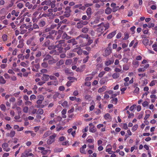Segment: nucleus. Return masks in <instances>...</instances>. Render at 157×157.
<instances>
[{"label":"nucleus","mask_w":157,"mask_h":157,"mask_svg":"<svg viewBox=\"0 0 157 157\" xmlns=\"http://www.w3.org/2000/svg\"><path fill=\"white\" fill-rule=\"evenodd\" d=\"M143 43L145 45H147L148 44L149 40L147 39H144L143 40Z\"/></svg>","instance_id":"39"},{"label":"nucleus","mask_w":157,"mask_h":157,"mask_svg":"<svg viewBox=\"0 0 157 157\" xmlns=\"http://www.w3.org/2000/svg\"><path fill=\"white\" fill-rule=\"evenodd\" d=\"M83 26L82 23H81L80 21L79 22H78L76 25V27L78 29H79L82 28Z\"/></svg>","instance_id":"26"},{"label":"nucleus","mask_w":157,"mask_h":157,"mask_svg":"<svg viewBox=\"0 0 157 157\" xmlns=\"http://www.w3.org/2000/svg\"><path fill=\"white\" fill-rule=\"evenodd\" d=\"M89 30V29L88 28L86 27H84L81 30V32L82 33H86L88 32Z\"/></svg>","instance_id":"24"},{"label":"nucleus","mask_w":157,"mask_h":157,"mask_svg":"<svg viewBox=\"0 0 157 157\" xmlns=\"http://www.w3.org/2000/svg\"><path fill=\"white\" fill-rule=\"evenodd\" d=\"M110 6L112 8V11L113 12H115L120 9L119 6H117L116 4L113 2L112 3Z\"/></svg>","instance_id":"2"},{"label":"nucleus","mask_w":157,"mask_h":157,"mask_svg":"<svg viewBox=\"0 0 157 157\" xmlns=\"http://www.w3.org/2000/svg\"><path fill=\"white\" fill-rule=\"evenodd\" d=\"M51 59L52 56L48 54L45 56V58L43 59V61H44L45 60H47L48 59L49 60Z\"/></svg>","instance_id":"34"},{"label":"nucleus","mask_w":157,"mask_h":157,"mask_svg":"<svg viewBox=\"0 0 157 157\" xmlns=\"http://www.w3.org/2000/svg\"><path fill=\"white\" fill-rule=\"evenodd\" d=\"M91 13V9L89 7L86 10V13L88 16H90Z\"/></svg>","instance_id":"41"},{"label":"nucleus","mask_w":157,"mask_h":157,"mask_svg":"<svg viewBox=\"0 0 157 157\" xmlns=\"http://www.w3.org/2000/svg\"><path fill=\"white\" fill-rule=\"evenodd\" d=\"M57 98L60 99V94L58 92L55 93L53 96V98L54 99H56Z\"/></svg>","instance_id":"23"},{"label":"nucleus","mask_w":157,"mask_h":157,"mask_svg":"<svg viewBox=\"0 0 157 157\" xmlns=\"http://www.w3.org/2000/svg\"><path fill=\"white\" fill-rule=\"evenodd\" d=\"M54 141L53 140H51L50 138L48 139L47 141V143L48 144H50L52 143H53Z\"/></svg>","instance_id":"63"},{"label":"nucleus","mask_w":157,"mask_h":157,"mask_svg":"<svg viewBox=\"0 0 157 157\" xmlns=\"http://www.w3.org/2000/svg\"><path fill=\"white\" fill-rule=\"evenodd\" d=\"M111 53V49L109 48H107L103 54V56L105 57H107L109 56Z\"/></svg>","instance_id":"3"},{"label":"nucleus","mask_w":157,"mask_h":157,"mask_svg":"<svg viewBox=\"0 0 157 157\" xmlns=\"http://www.w3.org/2000/svg\"><path fill=\"white\" fill-rule=\"evenodd\" d=\"M105 71H102L98 75V77L100 78L102 77L103 75L105 74Z\"/></svg>","instance_id":"61"},{"label":"nucleus","mask_w":157,"mask_h":157,"mask_svg":"<svg viewBox=\"0 0 157 157\" xmlns=\"http://www.w3.org/2000/svg\"><path fill=\"white\" fill-rule=\"evenodd\" d=\"M62 46V44H61L60 43H59L57 45L55 46H56V48H58V49L57 50L59 52V53L60 52V51H62L63 49V48L61 47Z\"/></svg>","instance_id":"18"},{"label":"nucleus","mask_w":157,"mask_h":157,"mask_svg":"<svg viewBox=\"0 0 157 157\" xmlns=\"http://www.w3.org/2000/svg\"><path fill=\"white\" fill-rule=\"evenodd\" d=\"M112 101L113 103L116 104L117 102L118 99L117 98H115L113 99Z\"/></svg>","instance_id":"60"},{"label":"nucleus","mask_w":157,"mask_h":157,"mask_svg":"<svg viewBox=\"0 0 157 157\" xmlns=\"http://www.w3.org/2000/svg\"><path fill=\"white\" fill-rule=\"evenodd\" d=\"M44 113L43 110L42 109H39L37 111L36 114H42Z\"/></svg>","instance_id":"42"},{"label":"nucleus","mask_w":157,"mask_h":157,"mask_svg":"<svg viewBox=\"0 0 157 157\" xmlns=\"http://www.w3.org/2000/svg\"><path fill=\"white\" fill-rule=\"evenodd\" d=\"M57 60L53 58L50 59L48 61V63L49 64H52L56 63Z\"/></svg>","instance_id":"21"},{"label":"nucleus","mask_w":157,"mask_h":157,"mask_svg":"<svg viewBox=\"0 0 157 157\" xmlns=\"http://www.w3.org/2000/svg\"><path fill=\"white\" fill-rule=\"evenodd\" d=\"M104 118L106 120L109 119L110 118V114L108 113L105 114L104 116Z\"/></svg>","instance_id":"45"},{"label":"nucleus","mask_w":157,"mask_h":157,"mask_svg":"<svg viewBox=\"0 0 157 157\" xmlns=\"http://www.w3.org/2000/svg\"><path fill=\"white\" fill-rule=\"evenodd\" d=\"M89 131L90 132H95L96 131V129L94 126L90 128L89 129Z\"/></svg>","instance_id":"47"},{"label":"nucleus","mask_w":157,"mask_h":157,"mask_svg":"<svg viewBox=\"0 0 157 157\" xmlns=\"http://www.w3.org/2000/svg\"><path fill=\"white\" fill-rule=\"evenodd\" d=\"M157 83V81L155 80H153L152 81H151L149 85L151 86H153L154 85H155V84Z\"/></svg>","instance_id":"44"},{"label":"nucleus","mask_w":157,"mask_h":157,"mask_svg":"<svg viewBox=\"0 0 157 157\" xmlns=\"http://www.w3.org/2000/svg\"><path fill=\"white\" fill-rule=\"evenodd\" d=\"M116 33L115 31H114L109 34L107 36V38L111 39L114 36Z\"/></svg>","instance_id":"15"},{"label":"nucleus","mask_w":157,"mask_h":157,"mask_svg":"<svg viewBox=\"0 0 157 157\" xmlns=\"http://www.w3.org/2000/svg\"><path fill=\"white\" fill-rule=\"evenodd\" d=\"M100 26L97 29V32L99 33H103L105 30L104 26H102L101 24L99 25Z\"/></svg>","instance_id":"8"},{"label":"nucleus","mask_w":157,"mask_h":157,"mask_svg":"<svg viewBox=\"0 0 157 157\" xmlns=\"http://www.w3.org/2000/svg\"><path fill=\"white\" fill-rule=\"evenodd\" d=\"M101 25H102V26H104V29L105 30L107 29L109 27V24H104L103 23L101 24Z\"/></svg>","instance_id":"50"},{"label":"nucleus","mask_w":157,"mask_h":157,"mask_svg":"<svg viewBox=\"0 0 157 157\" xmlns=\"http://www.w3.org/2000/svg\"><path fill=\"white\" fill-rule=\"evenodd\" d=\"M56 2L55 1H53L52 2L51 1V3L50 5L51 6V8H54L56 6L55 3Z\"/></svg>","instance_id":"51"},{"label":"nucleus","mask_w":157,"mask_h":157,"mask_svg":"<svg viewBox=\"0 0 157 157\" xmlns=\"http://www.w3.org/2000/svg\"><path fill=\"white\" fill-rule=\"evenodd\" d=\"M17 57L18 59H21V60H23L24 59V56L21 54L18 55Z\"/></svg>","instance_id":"54"},{"label":"nucleus","mask_w":157,"mask_h":157,"mask_svg":"<svg viewBox=\"0 0 157 157\" xmlns=\"http://www.w3.org/2000/svg\"><path fill=\"white\" fill-rule=\"evenodd\" d=\"M19 44L17 45L18 48H21L23 46V40H20L19 41Z\"/></svg>","instance_id":"25"},{"label":"nucleus","mask_w":157,"mask_h":157,"mask_svg":"<svg viewBox=\"0 0 157 157\" xmlns=\"http://www.w3.org/2000/svg\"><path fill=\"white\" fill-rule=\"evenodd\" d=\"M56 136V135L55 133H53L52 135L50 136L49 138L55 141V138Z\"/></svg>","instance_id":"36"},{"label":"nucleus","mask_w":157,"mask_h":157,"mask_svg":"<svg viewBox=\"0 0 157 157\" xmlns=\"http://www.w3.org/2000/svg\"><path fill=\"white\" fill-rule=\"evenodd\" d=\"M30 98L31 100L35 99L36 98V96L34 94H32L30 96Z\"/></svg>","instance_id":"64"},{"label":"nucleus","mask_w":157,"mask_h":157,"mask_svg":"<svg viewBox=\"0 0 157 157\" xmlns=\"http://www.w3.org/2000/svg\"><path fill=\"white\" fill-rule=\"evenodd\" d=\"M86 141L89 143H93L94 141V139L91 136H89L86 139Z\"/></svg>","instance_id":"16"},{"label":"nucleus","mask_w":157,"mask_h":157,"mask_svg":"<svg viewBox=\"0 0 157 157\" xmlns=\"http://www.w3.org/2000/svg\"><path fill=\"white\" fill-rule=\"evenodd\" d=\"M112 11V9L108 7L105 10V12L106 14H110Z\"/></svg>","instance_id":"19"},{"label":"nucleus","mask_w":157,"mask_h":157,"mask_svg":"<svg viewBox=\"0 0 157 157\" xmlns=\"http://www.w3.org/2000/svg\"><path fill=\"white\" fill-rule=\"evenodd\" d=\"M85 98L86 100L90 101L91 99V97L90 95L87 94L85 95Z\"/></svg>","instance_id":"49"},{"label":"nucleus","mask_w":157,"mask_h":157,"mask_svg":"<svg viewBox=\"0 0 157 157\" xmlns=\"http://www.w3.org/2000/svg\"><path fill=\"white\" fill-rule=\"evenodd\" d=\"M44 43L43 44L44 46H47L50 43V41L48 39H46L45 40Z\"/></svg>","instance_id":"30"},{"label":"nucleus","mask_w":157,"mask_h":157,"mask_svg":"<svg viewBox=\"0 0 157 157\" xmlns=\"http://www.w3.org/2000/svg\"><path fill=\"white\" fill-rule=\"evenodd\" d=\"M86 40L87 41V42L83 43L82 44H80V46L82 47L86 46L89 45L93 42V40L91 39L90 37H89L88 35H86Z\"/></svg>","instance_id":"1"},{"label":"nucleus","mask_w":157,"mask_h":157,"mask_svg":"<svg viewBox=\"0 0 157 157\" xmlns=\"http://www.w3.org/2000/svg\"><path fill=\"white\" fill-rule=\"evenodd\" d=\"M7 35L6 34H4L2 36V38L4 41H6L7 39Z\"/></svg>","instance_id":"53"},{"label":"nucleus","mask_w":157,"mask_h":157,"mask_svg":"<svg viewBox=\"0 0 157 157\" xmlns=\"http://www.w3.org/2000/svg\"><path fill=\"white\" fill-rule=\"evenodd\" d=\"M49 79V75L46 74H43L41 77V79L45 82L46 81H48Z\"/></svg>","instance_id":"9"},{"label":"nucleus","mask_w":157,"mask_h":157,"mask_svg":"<svg viewBox=\"0 0 157 157\" xmlns=\"http://www.w3.org/2000/svg\"><path fill=\"white\" fill-rule=\"evenodd\" d=\"M37 98L38 99V100H39L41 101H43L44 99V96H43L42 95H40L37 96Z\"/></svg>","instance_id":"46"},{"label":"nucleus","mask_w":157,"mask_h":157,"mask_svg":"<svg viewBox=\"0 0 157 157\" xmlns=\"http://www.w3.org/2000/svg\"><path fill=\"white\" fill-rule=\"evenodd\" d=\"M72 63V60L71 59H67L65 63L67 65H71Z\"/></svg>","instance_id":"29"},{"label":"nucleus","mask_w":157,"mask_h":157,"mask_svg":"<svg viewBox=\"0 0 157 157\" xmlns=\"http://www.w3.org/2000/svg\"><path fill=\"white\" fill-rule=\"evenodd\" d=\"M49 53L51 54L56 55L58 54L59 52L57 49H54L50 51Z\"/></svg>","instance_id":"22"},{"label":"nucleus","mask_w":157,"mask_h":157,"mask_svg":"<svg viewBox=\"0 0 157 157\" xmlns=\"http://www.w3.org/2000/svg\"><path fill=\"white\" fill-rule=\"evenodd\" d=\"M64 61L63 60L61 59L57 63L56 65L57 66L61 65L64 63Z\"/></svg>","instance_id":"35"},{"label":"nucleus","mask_w":157,"mask_h":157,"mask_svg":"<svg viewBox=\"0 0 157 157\" xmlns=\"http://www.w3.org/2000/svg\"><path fill=\"white\" fill-rule=\"evenodd\" d=\"M6 81L2 76H0V83L4 84L6 83Z\"/></svg>","instance_id":"27"},{"label":"nucleus","mask_w":157,"mask_h":157,"mask_svg":"<svg viewBox=\"0 0 157 157\" xmlns=\"http://www.w3.org/2000/svg\"><path fill=\"white\" fill-rule=\"evenodd\" d=\"M138 125L137 124H136L134 125L132 128V130L133 131H136L138 127Z\"/></svg>","instance_id":"52"},{"label":"nucleus","mask_w":157,"mask_h":157,"mask_svg":"<svg viewBox=\"0 0 157 157\" xmlns=\"http://www.w3.org/2000/svg\"><path fill=\"white\" fill-rule=\"evenodd\" d=\"M139 88L138 87H136L134 91V93L136 94H138L139 91Z\"/></svg>","instance_id":"56"},{"label":"nucleus","mask_w":157,"mask_h":157,"mask_svg":"<svg viewBox=\"0 0 157 157\" xmlns=\"http://www.w3.org/2000/svg\"><path fill=\"white\" fill-rule=\"evenodd\" d=\"M56 48V46H55L54 45H51L49 46L48 47V49L49 50H52V49H55Z\"/></svg>","instance_id":"59"},{"label":"nucleus","mask_w":157,"mask_h":157,"mask_svg":"<svg viewBox=\"0 0 157 157\" xmlns=\"http://www.w3.org/2000/svg\"><path fill=\"white\" fill-rule=\"evenodd\" d=\"M106 86H103L102 87L100 88L98 90V92L99 93H101L104 91L106 89Z\"/></svg>","instance_id":"20"},{"label":"nucleus","mask_w":157,"mask_h":157,"mask_svg":"<svg viewBox=\"0 0 157 157\" xmlns=\"http://www.w3.org/2000/svg\"><path fill=\"white\" fill-rule=\"evenodd\" d=\"M45 22L44 21H41L39 23V25L40 26L43 27L45 25Z\"/></svg>","instance_id":"48"},{"label":"nucleus","mask_w":157,"mask_h":157,"mask_svg":"<svg viewBox=\"0 0 157 157\" xmlns=\"http://www.w3.org/2000/svg\"><path fill=\"white\" fill-rule=\"evenodd\" d=\"M82 35H80L76 38V40H79V42L81 44H82L83 43H85L84 42L85 40L84 39L81 38Z\"/></svg>","instance_id":"12"},{"label":"nucleus","mask_w":157,"mask_h":157,"mask_svg":"<svg viewBox=\"0 0 157 157\" xmlns=\"http://www.w3.org/2000/svg\"><path fill=\"white\" fill-rule=\"evenodd\" d=\"M51 134L50 131H48L46 132L43 136V138H45Z\"/></svg>","instance_id":"33"},{"label":"nucleus","mask_w":157,"mask_h":157,"mask_svg":"<svg viewBox=\"0 0 157 157\" xmlns=\"http://www.w3.org/2000/svg\"><path fill=\"white\" fill-rule=\"evenodd\" d=\"M29 151L25 152L22 154L21 157H29V156H34V155L32 153H29Z\"/></svg>","instance_id":"4"},{"label":"nucleus","mask_w":157,"mask_h":157,"mask_svg":"<svg viewBox=\"0 0 157 157\" xmlns=\"http://www.w3.org/2000/svg\"><path fill=\"white\" fill-rule=\"evenodd\" d=\"M113 60H108L105 61V63L106 66H108L109 65H110L111 64L113 63Z\"/></svg>","instance_id":"13"},{"label":"nucleus","mask_w":157,"mask_h":157,"mask_svg":"<svg viewBox=\"0 0 157 157\" xmlns=\"http://www.w3.org/2000/svg\"><path fill=\"white\" fill-rule=\"evenodd\" d=\"M8 145L7 143H4L2 145V147L4 150L6 151H8L10 150V148L8 147Z\"/></svg>","instance_id":"5"},{"label":"nucleus","mask_w":157,"mask_h":157,"mask_svg":"<svg viewBox=\"0 0 157 157\" xmlns=\"http://www.w3.org/2000/svg\"><path fill=\"white\" fill-rule=\"evenodd\" d=\"M120 74L117 73H115L113 74L112 77L114 79H116L119 77Z\"/></svg>","instance_id":"28"},{"label":"nucleus","mask_w":157,"mask_h":157,"mask_svg":"<svg viewBox=\"0 0 157 157\" xmlns=\"http://www.w3.org/2000/svg\"><path fill=\"white\" fill-rule=\"evenodd\" d=\"M65 128L63 127H58L57 126L56 128V131H59L61 130H63Z\"/></svg>","instance_id":"55"},{"label":"nucleus","mask_w":157,"mask_h":157,"mask_svg":"<svg viewBox=\"0 0 157 157\" xmlns=\"http://www.w3.org/2000/svg\"><path fill=\"white\" fill-rule=\"evenodd\" d=\"M74 8H79V9L82 10H85L86 9L85 7L84 6H82V4L76 5L74 6Z\"/></svg>","instance_id":"7"},{"label":"nucleus","mask_w":157,"mask_h":157,"mask_svg":"<svg viewBox=\"0 0 157 157\" xmlns=\"http://www.w3.org/2000/svg\"><path fill=\"white\" fill-rule=\"evenodd\" d=\"M107 79L105 78H101L100 81L99 82L101 84H104L107 82Z\"/></svg>","instance_id":"14"},{"label":"nucleus","mask_w":157,"mask_h":157,"mask_svg":"<svg viewBox=\"0 0 157 157\" xmlns=\"http://www.w3.org/2000/svg\"><path fill=\"white\" fill-rule=\"evenodd\" d=\"M46 37L45 34H43L41 36L39 39L40 41L41 42H42L44 40V38Z\"/></svg>","instance_id":"40"},{"label":"nucleus","mask_w":157,"mask_h":157,"mask_svg":"<svg viewBox=\"0 0 157 157\" xmlns=\"http://www.w3.org/2000/svg\"><path fill=\"white\" fill-rule=\"evenodd\" d=\"M58 84V82L57 80H54V81H52L48 82L47 84L48 86H50L52 85H54L55 86H56Z\"/></svg>","instance_id":"10"},{"label":"nucleus","mask_w":157,"mask_h":157,"mask_svg":"<svg viewBox=\"0 0 157 157\" xmlns=\"http://www.w3.org/2000/svg\"><path fill=\"white\" fill-rule=\"evenodd\" d=\"M19 12H16L14 10H13L11 12V14L12 15H14L16 17H17L19 15Z\"/></svg>","instance_id":"32"},{"label":"nucleus","mask_w":157,"mask_h":157,"mask_svg":"<svg viewBox=\"0 0 157 157\" xmlns=\"http://www.w3.org/2000/svg\"><path fill=\"white\" fill-rule=\"evenodd\" d=\"M15 132L14 131H11L10 133V137L11 138L13 137L15 135Z\"/></svg>","instance_id":"43"},{"label":"nucleus","mask_w":157,"mask_h":157,"mask_svg":"<svg viewBox=\"0 0 157 157\" xmlns=\"http://www.w3.org/2000/svg\"><path fill=\"white\" fill-rule=\"evenodd\" d=\"M152 48H153L154 50L157 52V42H155L154 44L152 45Z\"/></svg>","instance_id":"31"},{"label":"nucleus","mask_w":157,"mask_h":157,"mask_svg":"<svg viewBox=\"0 0 157 157\" xmlns=\"http://www.w3.org/2000/svg\"><path fill=\"white\" fill-rule=\"evenodd\" d=\"M86 147V144H84L82 146V147H80L79 149L80 152L82 154H86V152L85 150V149Z\"/></svg>","instance_id":"6"},{"label":"nucleus","mask_w":157,"mask_h":157,"mask_svg":"<svg viewBox=\"0 0 157 157\" xmlns=\"http://www.w3.org/2000/svg\"><path fill=\"white\" fill-rule=\"evenodd\" d=\"M62 148H56L54 149V151L55 152H58L61 151L63 150Z\"/></svg>","instance_id":"37"},{"label":"nucleus","mask_w":157,"mask_h":157,"mask_svg":"<svg viewBox=\"0 0 157 157\" xmlns=\"http://www.w3.org/2000/svg\"><path fill=\"white\" fill-rule=\"evenodd\" d=\"M62 38L63 39L68 40L71 38V37L68 36L66 33H64L63 34V36H62Z\"/></svg>","instance_id":"17"},{"label":"nucleus","mask_w":157,"mask_h":157,"mask_svg":"<svg viewBox=\"0 0 157 157\" xmlns=\"http://www.w3.org/2000/svg\"><path fill=\"white\" fill-rule=\"evenodd\" d=\"M28 107L27 106H25L23 108V110L25 113H27L28 112Z\"/></svg>","instance_id":"57"},{"label":"nucleus","mask_w":157,"mask_h":157,"mask_svg":"<svg viewBox=\"0 0 157 157\" xmlns=\"http://www.w3.org/2000/svg\"><path fill=\"white\" fill-rule=\"evenodd\" d=\"M67 102L66 101H65L61 104V105L63 107H65L67 105Z\"/></svg>","instance_id":"62"},{"label":"nucleus","mask_w":157,"mask_h":157,"mask_svg":"<svg viewBox=\"0 0 157 157\" xmlns=\"http://www.w3.org/2000/svg\"><path fill=\"white\" fill-rule=\"evenodd\" d=\"M51 3L50 0H45L41 3L42 6H44L46 5L47 6H50Z\"/></svg>","instance_id":"11"},{"label":"nucleus","mask_w":157,"mask_h":157,"mask_svg":"<svg viewBox=\"0 0 157 157\" xmlns=\"http://www.w3.org/2000/svg\"><path fill=\"white\" fill-rule=\"evenodd\" d=\"M23 4H22V3H19L17 5V7L19 9H21L23 7Z\"/></svg>","instance_id":"58"},{"label":"nucleus","mask_w":157,"mask_h":157,"mask_svg":"<svg viewBox=\"0 0 157 157\" xmlns=\"http://www.w3.org/2000/svg\"><path fill=\"white\" fill-rule=\"evenodd\" d=\"M0 108L3 111H5L6 110V108L5 105L3 104H2L0 105Z\"/></svg>","instance_id":"38"}]
</instances>
